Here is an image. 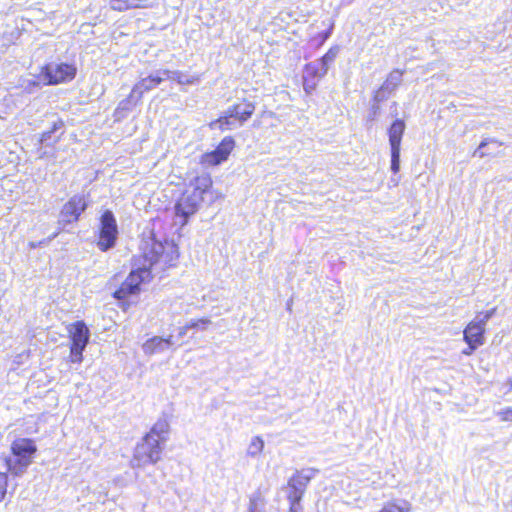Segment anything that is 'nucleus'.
<instances>
[{"instance_id": "obj_1", "label": "nucleus", "mask_w": 512, "mask_h": 512, "mask_svg": "<svg viewBox=\"0 0 512 512\" xmlns=\"http://www.w3.org/2000/svg\"><path fill=\"white\" fill-rule=\"evenodd\" d=\"M142 253V265L132 270L120 288L114 292L113 296L116 299L124 300L130 295L137 294L141 283L174 266L179 257L178 247L173 242H160L152 237L144 241Z\"/></svg>"}, {"instance_id": "obj_2", "label": "nucleus", "mask_w": 512, "mask_h": 512, "mask_svg": "<svg viewBox=\"0 0 512 512\" xmlns=\"http://www.w3.org/2000/svg\"><path fill=\"white\" fill-rule=\"evenodd\" d=\"M12 458L6 460L8 470L16 475H22L33 462L37 447L33 440L17 438L11 444Z\"/></svg>"}, {"instance_id": "obj_3", "label": "nucleus", "mask_w": 512, "mask_h": 512, "mask_svg": "<svg viewBox=\"0 0 512 512\" xmlns=\"http://www.w3.org/2000/svg\"><path fill=\"white\" fill-rule=\"evenodd\" d=\"M161 442L146 435L135 449L132 467H142L146 464H155L161 459L163 448Z\"/></svg>"}, {"instance_id": "obj_4", "label": "nucleus", "mask_w": 512, "mask_h": 512, "mask_svg": "<svg viewBox=\"0 0 512 512\" xmlns=\"http://www.w3.org/2000/svg\"><path fill=\"white\" fill-rule=\"evenodd\" d=\"M68 333L71 339L70 361L81 363L83 361V351L89 343V329L83 321H76L69 325Z\"/></svg>"}, {"instance_id": "obj_5", "label": "nucleus", "mask_w": 512, "mask_h": 512, "mask_svg": "<svg viewBox=\"0 0 512 512\" xmlns=\"http://www.w3.org/2000/svg\"><path fill=\"white\" fill-rule=\"evenodd\" d=\"M76 75V68L66 63H49L43 66L38 74V79L44 85H57L71 81Z\"/></svg>"}, {"instance_id": "obj_6", "label": "nucleus", "mask_w": 512, "mask_h": 512, "mask_svg": "<svg viewBox=\"0 0 512 512\" xmlns=\"http://www.w3.org/2000/svg\"><path fill=\"white\" fill-rule=\"evenodd\" d=\"M254 111L255 106L251 102H243L233 105L226 110L223 117H220L216 121L212 122L211 127L214 129L219 128L221 130L229 129L231 128L230 118H235L242 124L252 116Z\"/></svg>"}, {"instance_id": "obj_7", "label": "nucleus", "mask_w": 512, "mask_h": 512, "mask_svg": "<svg viewBox=\"0 0 512 512\" xmlns=\"http://www.w3.org/2000/svg\"><path fill=\"white\" fill-rule=\"evenodd\" d=\"M163 81V77L159 74L150 75L147 78L142 79L137 82L127 99L122 100L117 108V111L120 110H130L132 106H135L138 101L141 99L144 92L150 91Z\"/></svg>"}, {"instance_id": "obj_8", "label": "nucleus", "mask_w": 512, "mask_h": 512, "mask_svg": "<svg viewBox=\"0 0 512 512\" xmlns=\"http://www.w3.org/2000/svg\"><path fill=\"white\" fill-rule=\"evenodd\" d=\"M201 202L184 191L175 205L174 225L183 228L200 208Z\"/></svg>"}, {"instance_id": "obj_9", "label": "nucleus", "mask_w": 512, "mask_h": 512, "mask_svg": "<svg viewBox=\"0 0 512 512\" xmlns=\"http://www.w3.org/2000/svg\"><path fill=\"white\" fill-rule=\"evenodd\" d=\"M100 224V235L97 245L101 251H107L114 247L118 234L116 220L111 211L103 213Z\"/></svg>"}, {"instance_id": "obj_10", "label": "nucleus", "mask_w": 512, "mask_h": 512, "mask_svg": "<svg viewBox=\"0 0 512 512\" xmlns=\"http://www.w3.org/2000/svg\"><path fill=\"white\" fill-rule=\"evenodd\" d=\"M211 186L212 179L210 175L204 173L193 178L187 185L185 191L190 193L191 196L198 199L201 203L205 193L213 195L212 201L217 198H222L223 195L219 191H210Z\"/></svg>"}, {"instance_id": "obj_11", "label": "nucleus", "mask_w": 512, "mask_h": 512, "mask_svg": "<svg viewBox=\"0 0 512 512\" xmlns=\"http://www.w3.org/2000/svg\"><path fill=\"white\" fill-rule=\"evenodd\" d=\"M309 480V476H306L303 473H296L290 478L288 482V498L290 501V512H299V502L302 499V496L309 483Z\"/></svg>"}, {"instance_id": "obj_12", "label": "nucleus", "mask_w": 512, "mask_h": 512, "mask_svg": "<svg viewBox=\"0 0 512 512\" xmlns=\"http://www.w3.org/2000/svg\"><path fill=\"white\" fill-rule=\"evenodd\" d=\"M234 146H235L234 139L230 136L225 137L214 151H212L210 153H205L202 156V159H201L202 164L207 165V166L219 165L220 163L227 160V158L230 155V153L232 152Z\"/></svg>"}, {"instance_id": "obj_13", "label": "nucleus", "mask_w": 512, "mask_h": 512, "mask_svg": "<svg viewBox=\"0 0 512 512\" xmlns=\"http://www.w3.org/2000/svg\"><path fill=\"white\" fill-rule=\"evenodd\" d=\"M86 207L87 204L84 197L80 195H74L63 206L59 216V223L70 224L76 222Z\"/></svg>"}, {"instance_id": "obj_14", "label": "nucleus", "mask_w": 512, "mask_h": 512, "mask_svg": "<svg viewBox=\"0 0 512 512\" xmlns=\"http://www.w3.org/2000/svg\"><path fill=\"white\" fill-rule=\"evenodd\" d=\"M485 330L486 324H482L476 317L467 324L463 331V339L471 350H476L485 343Z\"/></svg>"}, {"instance_id": "obj_15", "label": "nucleus", "mask_w": 512, "mask_h": 512, "mask_svg": "<svg viewBox=\"0 0 512 512\" xmlns=\"http://www.w3.org/2000/svg\"><path fill=\"white\" fill-rule=\"evenodd\" d=\"M327 72L323 64L318 60L307 64L303 72V87L306 93H312L319 80L323 78Z\"/></svg>"}, {"instance_id": "obj_16", "label": "nucleus", "mask_w": 512, "mask_h": 512, "mask_svg": "<svg viewBox=\"0 0 512 512\" xmlns=\"http://www.w3.org/2000/svg\"><path fill=\"white\" fill-rule=\"evenodd\" d=\"M402 75V71L398 69L393 70L388 75V77L381 85V87L375 92L374 100L378 103L386 100L389 97V95H391L396 90V88L401 84Z\"/></svg>"}, {"instance_id": "obj_17", "label": "nucleus", "mask_w": 512, "mask_h": 512, "mask_svg": "<svg viewBox=\"0 0 512 512\" xmlns=\"http://www.w3.org/2000/svg\"><path fill=\"white\" fill-rule=\"evenodd\" d=\"M174 345L173 337L169 335L168 337H160L153 336L148 338L142 344V350L145 355L152 356L155 354H160L166 352L169 348Z\"/></svg>"}, {"instance_id": "obj_18", "label": "nucleus", "mask_w": 512, "mask_h": 512, "mask_svg": "<svg viewBox=\"0 0 512 512\" xmlns=\"http://www.w3.org/2000/svg\"><path fill=\"white\" fill-rule=\"evenodd\" d=\"M405 131L403 120H395L388 129L389 144L391 149L400 150L402 136Z\"/></svg>"}, {"instance_id": "obj_19", "label": "nucleus", "mask_w": 512, "mask_h": 512, "mask_svg": "<svg viewBox=\"0 0 512 512\" xmlns=\"http://www.w3.org/2000/svg\"><path fill=\"white\" fill-rule=\"evenodd\" d=\"M160 73L165 75L168 79L176 81L180 85H192L198 83L200 80L199 76L188 75L181 71L163 70Z\"/></svg>"}, {"instance_id": "obj_20", "label": "nucleus", "mask_w": 512, "mask_h": 512, "mask_svg": "<svg viewBox=\"0 0 512 512\" xmlns=\"http://www.w3.org/2000/svg\"><path fill=\"white\" fill-rule=\"evenodd\" d=\"M169 428V423L166 420H159L146 435L152 436V438L163 443L167 440Z\"/></svg>"}, {"instance_id": "obj_21", "label": "nucleus", "mask_w": 512, "mask_h": 512, "mask_svg": "<svg viewBox=\"0 0 512 512\" xmlns=\"http://www.w3.org/2000/svg\"><path fill=\"white\" fill-rule=\"evenodd\" d=\"M264 446V440L260 436H254L249 442L246 453L249 457L256 458L263 452Z\"/></svg>"}, {"instance_id": "obj_22", "label": "nucleus", "mask_w": 512, "mask_h": 512, "mask_svg": "<svg viewBox=\"0 0 512 512\" xmlns=\"http://www.w3.org/2000/svg\"><path fill=\"white\" fill-rule=\"evenodd\" d=\"M340 51V48L338 46L331 47L327 53L321 58L318 59V61L323 64V67L328 71L330 65L334 62L336 59L338 53Z\"/></svg>"}, {"instance_id": "obj_23", "label": "nucleus", "mask_w": 512, "mask_h": 512, "mask_svg": "<svg viewBox=\"0 0 512 512\" xmlns=\"http://www.w3.org/2000/svg\"><path fill=\"white\" fill-rule=\"evenodd\" d=\"M264 499L260 494H255L250 500L249 512H263Z\"/></svg>"}, {"instance_id": "obj_24", "label": "nucleus", "mask_w": 512, "mask_h": 512, "mask_svg": "<svg viewBox=\"0 0 512 512\" xmlns=\"http://www.w3.org/2000/svg\"><path fill=\"white\" fill-rule=\"evenodd\" d=\"M188 323L190 329H202L205 330L210 325L211 320L208 318L192 319Z\"/></svg>"}, {"instance_id": "obj_25", "label": "nucleus", "mask_w": 512, "mask_h": 512, "mask_svg": "<svg viewBox=\"0 0 512 512\" xmlns=\"http://www.w3.org/2000/svg\"><path fill=\"white\" fill-rule=\"evenodd\" d=\"M110 1L114 2V3H124L126 6L125 8H127V10L146 7V5H144L141 0H110Z\"/></svg>"}, {"instance_id": "obj_26", "label": "nucleus", "mask_w": 512, "mask_h": 512, "mask_svg": "<svg viewBox=\"0 0 512 512\" xmlns=\"http://www.w3.org/2000/svg\"><path fill=\"white\" fill-rule=\"evenodd\" d=\"M400 169V150L391 149V170L397 173Z\"/></svg>"}, {"instance_id": "obj_27", "label": "nucleus", "mask_w": 512, "mask_h": 512, "mask_svg": "<svg viewBox=\"0 0 512 512\" xmlns=\"http://www.w3.org/2000/svg\"><path fill=\"white\" fill-rule=\"evenodd\" d=\"M496 416L502 422H512V407H505L496 412Z\"/></svg>"}, {"instance_id": "obj_28", "label": "nucleus", "mask_w": 512, "mask_h": 512, "mask_svg": "<svg viewBox=\"0 0 512 512\" xmlns=\"http://www.w3.org/2000/svg\"><path fill=\"white\" fill-rule=\"evenodd\" d=\"M495 312L496 308H492L488 311L478 313L475 317L479 319L482 324L487 325L488 321L494 316Z\"/></svg>"}, {"instance_id": "obj_29", "label": "nucleus", "mask_w": 512, "mask_h": 512, "mask_svg": "<svg viewBox=\"0 0 512 512\" xmlns=\"http://www.w3.org/2000/svg\"><path fill=\"white\" fill-rule=\"evenodd\" d=\"M7 475L0 472V502L4 499L7 490Z\"/></svg>"}, {"instance_id": "obj_30", "label": "nucleus", "mask_w": 512, "mask_h": 512, "mask_svg": "<svg viewBox=\"0 0 512 512\" xmlns=\"http://www.w3.org/2000/svg\"><path fill=\"white\" fill-rule=\"evenodd\" d=\"M41 81L37 78V80H31V79H27V80H23L22 82V86L28 90L29 92L32 91V87H37L39 85Z\"/></svg>"}, {"instance_id": "obj_31", "label": "nucleus", "mask_w": 512, "mask_h": 512, "mask_svg": "<svg viewBox=\"0 0 512 512\" xmlns=\"http://www.w3.org/2000/svg\"><path fill=\"white\" fill-rule=\"evenodd\" d=\"M488 144V141L484 140L480 143L479 147L475 150L474 155L480 158H483L486 155L484 151L485 146Z\"/></svg>"}, {"instance_id": "obj_32", "label": "nucleus", "mask_w": 512, "mask_h": 512, "mask_svg": "<svg viewBox=\"0 0 512 512\" xmlns=\"http://www.w3.org/2000/svg\"><path fill=\"white\" fill-rule=\"evenodd\" d=\"M29 357V353L28 352H22L18 355L15 356L13 362L16 363L17 365H20L22 364L24 361H26Z\"/></svg>"}, {"instance_id": "obj_33", "label": "nucleus", "mask_w": 512, "mask_h": 512, "mask_svg": "<svg viewBox=\"0 0 512 512\" xmlns=\"http://www.w3.org/2000/svg\"><path fill=\"white\" fill-rule=\"evenodd\" d=\"M110 7L112 10L120 11V12L127 10V8H124V7H126L124 3L111 2Z\"/></svg>"}, {"instance_id": "obj_34", "label": "nucleus", "mask_w": 512, "mask_h": 512, "mask_svg": "<svg viewBox=\"0 0 512 512\" xmlns=\"http://www.w3.org/2000/svg\"><path fill=\"white\" fill-rule=\"evenodd\" d=\"M188 330H190L188 323H186L184 326L179 328L178 335L180 337H183L187 334Z\"/></svg>"}, {"instance_id": "obj_35", "label": "nucleus", "mask_w": 512, "mask_h": 512, "mask_svg": "<svg viewBox=\"0 0 512 512\" xmlns=\"http://www.w3.org/2000/svg\"><path fill=\"white\" fill-rule=\"evenodd\" d=\"M474 350H471V347L468 346L467 349L463 350V354L471 355Z\"/></svg>"}, {"instance_id": "obj_36", "label": "nucleus", "mask_w": 512, "mask_h": 512, "mask_svg": "<svg viewBox=\"0 0 512 512\" xmlns=\"http://www.w3.org/2000/svg\"><path fill=\"white\" fill-rule=\"evenodd\" d=\"M49 135H50V133H44V134L42 135V139H41V141H46V140H47V138L49 137Z\"/></svg>"}, {"instance_id": "obj_37", "label": "nucleus", "mask_w": 512, "mask_h": 512, "mask_svg": "<svg viewBox=\"0 0 512 512\" xmlns=\"http://www.w3.org/2000/svg\"><path fill=\"white\" fill-rule=\"evenodd\" d=\"M330 36V31L324 33V40H326Z\"/></svg>"}, {"instance_id": "obj_38", "label": "nucleus", "mask_w": 512, "mask_h": 512, "mask_svg": "<svg viewBox=\"0 0 512 512\" xmlns=\"http://www.w3.org/2000/svg\"><path fill=\"white\" fill-rule=\"evenodd\" d=\"M373 109H374V113L376 114L379 109V106H374Z\"/></svg>"}]
</instances>
